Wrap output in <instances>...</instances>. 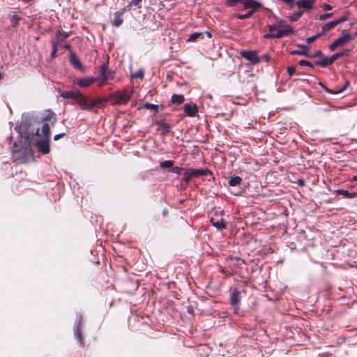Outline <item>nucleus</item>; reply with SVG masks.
<instances>
[{"label": "nucleus", "mask_w": 357, "mask_h": 357, "mask_svg": "<svg viewBox=\"0 0 357 357\" xmlns=\"http://www.w3.org/2000/svg\"><path fill=\"white\" fill-rule=\"evenodd\" d=\"M322 8L325 10H331L332 9V6L326 3L322 4Z\"/></svg>", "instance_id": "nucleus-48"}, {"label": "nucleus", "mask_w": 357, "mask_h": 357, "mask_svg": "<svg viewBox=\"0 0 357 357\" xmlns=\"http://www.w3.org/2000/svg\"><path fill=\"white\" fill-rule=\"evenodd\" d=\"M242 182V178L238 176L231 177L228 181V184L230 186H237Z\"/></svg>", "instance_id": "nucleus-24"}, {"label": "nucleus", "mask_w": 357, "mask_h": 357, "mask_svg": "<svg viewBox=\"0 0 357 357\" xmlns=\"http://www.w3.org/2000/svg\"><path fill=\"white\" fill-rule=\"evenodd\" d=\"M294 30L290 26L285 27L284 29H281L277 31L276 33H275V38H280L286 36L291 35L294 33Z\"/></svg>", "instance_id": "nucleus-15"}, {"label": "nucleus", "mask_w": 357, "mask_h": 357, "mask_svg": "<svg viewBox=\"0 0 357 357\" xmlns=\"http://www.w3.org/2000/svg\"><path fill=\"white\" fill-rule=\"evenodd\" d=\"M352 36L349 33L343 34L335 40L338 46H343L346 43L352 40Z\"/></svg>", "instance_id": "nucleus-18"}, {"label": "nucleus", "mask_w": 357, "mask_h": 357, "mask_svg": "<svg viewBox=\"0 0 357 357\" xmlns=\"http://www.w3.org/2000/svg\"><path fill=\"white\" fill-rule=\"evenodd\" d=\"M185 115L190 117H195L198 114V107L196 104L185 103L183 106Z\"/></svg>", "instance_id": "nucleus-7"}, {"label": "nucleus", "mask_w": 357, "mask_h": 357, "mask_svg": "<svg viewBox=\"0 0 357 357\" xmlns=\"http://www.w3.org/2000/svg\"><path fill=\"white\" fill-rule=\"evenodd\" d=\"M190 168H187L184 170V175L185 176V177L184 178V181L185 183H188L190 181V180L194 177V176H190Z\"/></svg>", "instance_id": "nucleus-35"}, {"label": "nucleus", "mask_w": 357, "mask_h": 357, "mask_svg": "<svg viewBox=\"0 0 357 357\" xmlns=\"http://www.w3.org/2000/svg\"><path fill=\"white\" fill-rule=\"evenodd\" d=\"M337 47H339L335 40H334L330 45L329 50L331 51H334Z\"/></svg>", "instance_id": "nucleus-46"}, {"label": "nucleus", "mask_w": 357, "mask_h": 357, "mask_svg": "<svg viewBox=\"0 0 357 357\" xmlns=\"http://www.w3.org/2000/svg\"><path fill=\"white\" fill-rule=\"evenodd\" d=\"M80 93L79 91L71 90L61 92L60 96L64 99H77Z\"/></svg>", "instance_id": "nucleus-13"}, {"label": "nucleus", "mask_w": 357, "mask_h": 357, "mask_svg": "<svg viewBox=\"0 0 357 357\" xmlns=\"http://www.w3.org/2000/svg\"><path fill=\"white\" fill-rule=\"evenodd\" d=\"M349 82H347L338 91V93L342 92L348 86Z\"/></svg>", "instance_id": "nucleus-55"}, {"label": "nucleus", "mask_w": 357, "mask_h": 357, "mask_svg": "<svg viewBox=\"0 0 357 357\" xmlns=\"http://www.w3.org/2000/svg\"><path fill=\"white\" fill-rule=\"evenodd\" d=\"M45 114L41 132L37 129L34 133L36 139L33 141V144L36 146L39 152L47 154L50 152V125L54 126L56 117V114L50 110L46 111Z\"/></svg>", "instance_id": "nucleus-1"}, {"label": "nucleus", "mask_w": 357, "mask_h": 357, "mask_svg": "<svg viewBox=\"0 0 357 357\" xmlns=\"http://www.w3.org/2000/svg\"><path fill=\"white\" fill-rule=\"evenodd\" d=\"M351 50L350 49H346V50H343V51H342L340 52H337V53L333 54V57L334 58V61H335L339 57L348 55L351 52Z\"/></svg>", "instance_id": "nucleus-29"}, {"label": "nucleus", "mask_w": 357, "mask_h": 357, "mask_svg": "<svg viewBox=\"0 0 357 357\" xmlns=\"http://www.w3.org/2000/svg\"><path fill=\"white\" fill-rule=\"evenodd\" d=\"M324 33L321 31V32L318 33H317V34H315V35H314V36H312L307 37V38H306V42H307L308 44H310V43H312L313 41H314V40H315L316 39H317L318 38H319V37H321V36H324Z\"/></svg>", "instance_id": "nucleus-31"}, {"label": "nucleus", "mask_w": 357, "mask_h": 357, "mask_svg": "<svg viewBox=\"0 0 357 357\" xmlns=\"http://www.w3.org/2000/svg\"><path fill=\"white\" fill-rule=\"evenodd\" d=\"M334 58L333 57V55L330 57H325L321 61H319L316 62V64L321 66V67H326L331 64H332L334 62Z\"/></svg>", "instance_id": "nucleus-20"}, {"label": "nucleus", "mask_w": 357, "mask_h": 357, "mask_svg": "<svg viewBox=\"0 0 357 357\" xmlns=\"http://www.w3.org/2000/svg\"><path fill=\"white\" fill-rule=\"evenodd\" d=\"M185 169L184 168H182V167H172V169H171V172L174 173V174H181L182 173L184 172V170Z\"/></svg>", "instance_id": "nucleus-37"}, {"label": "nucleus", "mask_w": 357, "mask_h": 357, "mask_svg": "<svg viewBox=\"0 0 357 357\" xmlns=\"http://www.w3.org/2000/svg\"><path fill=\"white\" fill-rule=\"evenodd\" d=\"M142 1V0H132L130 2V6H137L140 2Z\"/></svg>", "instance_id": "nucleus-49"}, {"label": "nucleus", "mask_w": 357, "mask_h": 357, "mask_svg": "<svg viewBox=\"0 0 357 357\" xmlns=\"http://www.w3.org/2000/svg\"><path fill=\"white\" fill-rule=\"evenodd\" d=\"M357 197V191L356 192H350V195H349V199L351 198H354Z\"/></svg>", "instance_id": "nucleus-57"}, {"label": "nucleus", "mask_w": 357, "mask_h": 357, "mask_svg": "<svg viewBox=\"0 0 357 357\" xmlns=\"http://www.w3.org/2000/svg\"><path fill=\"white\" fill-rule=\"evenodd\" d=\"M211 222L212 225L218 229H222L226 227V224L222 218L215 221L213 218H211Z\"/></svg>", "instance_id": "nucleus-21"}, {"label": "nucleus", "mask_w": 357, "mask_h": 357, "mask_svg": "<svg viewBox=\"0 0 357 357\" xmlns=\"http://www.w3.org/2000/svg\"><path fill=\"white\" fill-rule=\"evenodd\" d=\"M241 54L245 59L253 64H256L260 61V59L255 51H243Z\"/></svg>", "instance_id": "nucleus-5"}, {"label": "nucleus", "mask_w": 357, "mask_h": 357, "mask_svg": "<svg viewBox=\"0 0 357 357\" xmlns=\"http://www.w3.org/2000/svg\"><path fill=\"white\" fill-rule=\"evenodd\" d=\"M321 55V51H318L317 52H316L314 54H310V56L309 57H313V58H315V57H318V56H320Z\"/></svg>", "instance_id": "nucleus-52"}, {"label": "nucleus", "mask_w": 357, "mask_h": 357, "mask_svg": "<svg viewBox=\"0 0 357 357\" xmlns=\"http://www.w3.org/2000/svg\"><path fill=\"white\" fill-rule=\"evenodd\" d=\"M298 64L301 66H309V67H311V68H313L314 66L310 63L308 61H306V60H303V59H301L298 61Z\"/></svg>", "instance_id": "nucleus-39"}, {"label": "nucleus", "mask_w": 357, "mask_h": 357, "mask_svg": "<svg viewBox=\"0 0 357 357\" xmlns=\"http://www.w3.org/2000/svg\"><path fill=\"white\" fill-rule=\"evenodd\" d=\"M354 36H357V31L354 33Z\"/></svg>", "instance_id": "nucleus-62"}, {"label": "nucleus", "mask_w": 357, "mask_h": 357, "mask_svg": "<svg viewBox=\"0 0 357 357\" xmlns=\"http://www.w3.org/2000/svg\"><path fill=\"white\" fill-rule=\"evenodd\" d=\"M21 150L17 149V146L16 144L14 145L13 151V157L16 160L17 159V155L20 153Z\"/></svg>", "instance_id": "nucleus-40"}, {"label": "nucleus", "mask_w": 357, "mask_h": 357, "mask_svg": "<svg viewBox=\"0 0 357 357\" xmlns=\"http://www.w3.org/2000/svg\"><path fill=\"white\" fill-rule=\"evenodd\" d=\"M70 61L75 68L82 70V66L79 59L75 54H73V52H70Z\"/></svg>", "instance_id": "nucleus-17"}, {"label": "nucleus", "mask_w": 357, "mask_h": 357, "mask_svg": "<svg viewBox=\"0 0 357 357\" xmlns=\"http://www.w3.org/2000/svg\"><path fill=\"white\" fill-rule=\"evenodd\" d=\"M185 101V97L182 94H173L171 98V102L174 104H181Z\"/></svg>", "instance_id": "nucleus-23"}, {"label": "nucleus", "mask_w": 357, "mask_h": 357, "mask_svg": "<svg viewBox=\"0 0 357 357\" xmlns=\"http://www.w3.org/2000/svg\"><path fill=\"white\" fill-rule=\"evenodd\" d=\"M268 30L270 31H275V30H279V28H278V26L276 23L273 24L268 25Z\"/></svg>", "instance_id": "nucleus-44"}, {"label": "nucleus", "mask_w": 357, "mask_h": 357, "mask_svg": "<svg viewBox=\"0 0 357 357\" xmlns=\"http://www.w3.org/2000/svg\"><path fill=\"white\" fill-rule=\"evenodd\" d=\"M59 47L56 46H52V52H51V57L54 58L56 56V52L58 51Z\"/></svg>", "instance_id": "nucleus-42"}, {"label": "nucleus", "mask_w": 357, "mask_h": 357, "mask_svg": "<svg viewBox=\"0 0 357 357\" xmlns=\"http://www.w3.org/2000/svg\"><path fill=\"white\" fill-rule=\"evenodd\" d=\"M254 13V10H250L243 15H238L237 18L239 20H244L250 17Z\"/></svg>", "instance_id": "nucleus-34"}, {"label": "nucleus", "mask_w": 357, "mask_h": 357, "mask_svg": "<svg viewBox=\"0 0 357 357\" xmlns=\"http://www.w3.org/2000/svg\"><path fill=\"white\" fill-rule=\"evenodd\" d=\"M123 15H124L123 11L119 10V11L115 12L114 14V19L112 21V25L115 26L116 27L121 25V24L123 22Z\"/></svg>", "instance_id": "nucleus-14"}, {"label": "nucleus", "mask_w": 357, "mask_h": 357, "mask_svg": "<svg viewBox=\"0 0 357 357\" xmlns=\"http://www.w3.org/2000/svg\"><path fill=\"white\" fill-rule=\"evenodd\" d=\"M240 1H241V0H227V4L229 6H232Z\"/></svg>", "instance_id": "nucleus-45"}, {"label": "nucleus", "mask_w": 357, "mask_h": 357, "mask_svg": "<svg viewBox=\"0 0 357 357\" xmlns=\"http://www.w3.org/2000/svg\"><path fill=\"white\" fill-rule=\"evenodd\" d=\"M110 99L116 105H124L130 99V95L127 91H115L111 94Z\"/></svg>", "instance_id": "nucleus-2"}, {"label": "nucleus", "mask_w": 357, "mask_h": 357, "mask_svg": "<svg viewBox=\"0 0 357 357\" xmlns=\"http://www.w3.org/2000/svg\"><path fill=\"white\" fill-rule=\"evenodd\" d=\"M144 70L140 68L137 72H135L134 74H132V77L133 78H136V79H142L144 77Z\"/></svg>", "instance_id": "nucleus-33"}, {"label": "nucleus", "mask_w": 357, "mask_h": 357, "mask_svg": "<svg viewBox=\"0 0 357 357\" xmlns=\"http://www.w3.org/2000/svg\"><path fill=\"white\" fill-rule=\"evenodd\" d=\"M303 11L301 10H299L298 11L294 13L291 17L290 20L291 21H296L298 18H300L303 15Z\"/></svg>", "instance_id": "nucleus-32"}, {"label": "nucleus", "mask_w": 357, "mask_h": 357, "mask_svg": "<svg viewBox=\"0 0 357 357\" xmlns=\"http://www.w3.org/2000/svg\"><path fill=\"white\" fill-rule=\"evenodd\" d=\"M173 165L174 162L172 160H167L161 162L160 164V167L162 169H167L172 167Z\"/></svg>", "instance_id": "nucleus-30"}, {"label": "nucleus", "mask_w": 357, "mask_h": 357, "mask_svg": "<svg viewBox=\"0 0 357 357\" xmlns=\"http://www.w3.org/2000/svg\"><path fill=\"white\" fill-rule=\"evenodd\" d=\"M97 81H98V86H103V85L105 84V82H106L107 80V79H104V77H101L100 79H98V80H97Z\"/></svg>", "instance_id": "nucleus-47"}, {"label": "nucleus", "mask_w": 357, "mask_h": 357, "mask_svg": "<svg viewBox=\"0 0 357 357\" xmlns=\"http://www.w3.org/2000/svg\"><path fill=\"white\" fill-rule=\"evenodd\" d=\"M65 135H66V133H64V132L63 133L57 134V135H54V140H58L59 139H60L62 137H63Z\"/></svg>", "instance_id": "nucleus-51"}, {"label": "nucleus", "mask_w": 357, "mask_h": 357, "mask_svg": "<svg viewBox=\"0 0 357 357\" xmlns=\"http://www.w3.org/2000/svg\"><path fill=\"white\" fill-rule=\"evenodd\" d=\"M314 3L315 0H300L296 2L298 8L303 11L313 9Z\"/></svg>", "instance_id": "nucleus-8"}, {"label": "nucleus", "mask_w": 357, "mask_h": 357, "mask_svg": "<svg viewBox=\"0 0 357 357\" xmlns=\"http://www.w3.org/2000/svg\"><path fill=\"white\" fill-rule=\"evenodd\" d=\"M333 13H325V14H322V15H320L319 16V20L320 21H324L330 17H331L333 16Z\"/></svg>", "instance_id": "nucleus-38"}, {"label": "nucleus", "mask_w": 357, "mask_h": 357, "mask_svg": "<svg viewBox=\"0 0 357 357\" xmlns=\"http://www.w3.org/2000/svg\"><path fill=\"white\" fill-rule=\"evenodd\" d=\"M159 128L163 134L168 133L171 129L169 125L165 122H160Z\"/></svg>", "instance_id": "nucleus-28"}, {"label": "nucleus", "mask_w": 357, "mask_h": 357, "mask_svg": "<svg viewBox=\"0 0 357 357\" xmlns=\"http://www.w3.org/2000/svg\"><path fill=\"white\" fill-rule=\"evenodd\" d=\"M229 301L231 305L234 308H238L240 305L241 296L240 291L238 289L232 287L229 289Z\"/></svg>", "instance_id": "nucleus-4"}, {"label": "nucleus", "mask_w": 357, "mask_h": 357, "mask_svg": "<svg viewBox=\"0 0 357 357\" xmlns=\"http://www.w3.org/2000/svg\"><path fill=\"white\" fill-rule=\"evenodd\" d=\"M2 77H3V75H2V74L0 73V79H2Z\"/></svg>", "instance_id": "nucleus-61"}, {"label": "nucleus", "mask_w": 357, "mask_h": 357, "mask_svg": "<svg viewBox=\"0 0 357 357\" xmlns=\"http://www.w3.org/2000/svg\"><path fill=\"white\" fill-rule=\"evenodd\" d=\"M204 33H206L208 38H211V37H212V34H211V32H209V31H205V32H204Z\"/></svg>", "instance_id": "nucleus-58"}, {"label": "nucleus", "mask_w": 357, "mask_h": 357, "mask_svg": "<svg viewBox=\"0 0 357 357\" xmlns=\"http://www.w3.org/2000/svg\"><path fill=\"white\" fill-rule=\"evenodd\" d=\"M13 23L14 25H16L17 24V19H15V20L13 19Z\"/></svg>", "instance_id": "nucleus-60"}, {"label": "nucleus", "mask_w": 357, "mask_h": 357, "mask_svg": "<svg viewBox=\"0 0 357 357\" xmlns=\"http://www.w3.org/2000/svg\"><path fill=\"white\" fill-rule=\"evenodd\" d=\"M131 7H132V6H130V3H129L126 7L122 8L121 10V11H123V13H125L126 12L129 11L130 10Z\"/></svg>", "instance_id": "nucleus-50"}, {"label": "nucleus", "mask_w": 357, "mask_h": 357, "mask_svg": "<svg viewBox=\"0 0 357 357\" xmlns=\"http://www.w3.org/2000/svg\"><path fill=\"white\" fill-rule=\"evenodd\" d=\"M96 79L93 77H83L76 81V84L81 88H86L91 86Z\"/></svg>", "instance_id": "nucleus-12"}, {"label": "nucleus", "mask_w": 357, "mask_h": 357, "mask_svg": "<svg viewBox=\"0 0 357 357\" xmlns=\"http://www.w3.org/2000/svg\"><path fill=\"white\" fill-rule=\"evenodd\" d=\"M70 36L69 33L57 31L55 38L52 41V46L60 47L61 45L66 40V39Z\"/></svg>", "instance_id": "nucleus-6"}, {"label": "nucleus", "mask_w": 357, "mask_h": 357, "mask_svg": "<svg viewBox=\"0 0 357 357\" xmlns=\"http://www.w3.org/2000/svg\"><path fill=\"white\" fill-rule=\"evenodd\" d=\"M336 192L338 195H342L344 198L349 199L350 192H349L347 190L338 189L336 190Z\"/></svg>", "instance_id": "nucleus-36"}, {"label": "nucleus", "mask_w": 357, "mask_h": 357, "mask_svg": "<svg viewBox=\"0 0 357 357\" xmlns=\"http://www.w3.org/2000/svg\"><path fill=\"white\" fill-rule=\"evenodd\" d=\"M77 103L82 109L89 110V101L88 98L80 93L77 99Z\"/></svg>", "instance_id": "nucleus-11"}, {"label": "nucleus", "mask_w": 357, "mask_h": 357, "mask_svg": "<svg viewBox=\"0 0 357 357\" xmlns=\"http://www.w3.org/2000/svg\"><path fill=\"white\" fill-rule=\"evenodd\" d=\"M64 48H65L66 50H70V52H72V51H71V45H70V44H69V43H66V44H65V45H64Z\"/></svg>", "instance_id": "nucleus-56"}, {"label": "nucleus", "mask_w": 357, "mask_h": 357, "mask_svg": "<svg viewBox=\"0 0 357 357\" xmlns=\"http://www.w3.org/2000/svg\"><path fill=\"white\" fill-rule=\"evenodd\" d=\"M287 73L289 76H292L295 73V68L293 66L287 67Z\"/></svg>", "instance_id": "nucleus-43"}, {"label": "nucleus", "mask_w": 357, "mask_h": 357, "mask_svg": "<svg viewBox=\"0 0 357 357\" xmlns=\"http://www.w3.org/2000/svg\"><path fill=\"white\" fill-rule=\"evenodd\" d=\"M106 102L105 99L96 98L89 101V110H92L95 107H100L104 102Z\"/></svg>", "instance_id": "nucleus-19"}, {"label": "nucleus", "mask_w": 357, "mask_h": 357, "mask_svg": "<svg viewBox=\"0 0 357 357\" xmlns=\"http://www.w3.org/2000/svg\"><path fill=\"white\" fill-rule=\"evenodd\" d=\"M351 181H357V176H354L351 178Z\"/></svg>", "instance_id": "nucleus-59"}, {"label": "nucleus", "mask_w": 357, "mask_h": 357, "mask_svg": "<svg viewBox=\"0 0 357 357\" xmlns=\"http://www.w3.org/2000/svg\"><path fill=\"white\" fill-rule=\"evenodd\" d=\"M141 108L153 110L155 113L158 112V105L152 103L146 102L141 106Z\"/></svg>", "instance_id": "nucleus-26"}, {"label": "nucleus", "mask_w": 357, "mask_h": 357, "mask_svg": "<svg viewBox=\"0 0 357 357\" xmlns=\"http://www.w3.org/2000/svg\"><path fill=\"white\" fill-rule=\"evenodd\" d=\"M204 34V33L203 32H195L188 36L187 42H195L201 38Z\"/></svg>", "instance_id": "nucleus-25"}, {"label": "nucleus", "mask_w": 357, "mask_h": 357, "mask_svg": "<svg viewBox=\"0 0 357 357\" xmlns=\"http://www.w3.org/2000/svg\"><path fill=\"white\" fill-rule=\"evenodd\" d=\"M284 21H283V20H280V21H279L278 23H276V24H277V25H278V28L280 29V28H282V27H283V26H284Z\"/></svg>", "instance_id": "nucleus-54"}, {"label": "nucleus", "mask_w": 357, "mask_h": 357, "mask_svg": "<svg viewBox=\"0 0 357 357\" xmlns=\"http://www.w3.org/2000/svg\"><path fill=\"white\" fill-rule=\"evenodd\" d=\"M208 172H209L208 169L190 168V176H194V177L199 176H205L207 174Z\"/></svg>", "instance_id": "nucleus-22"}, {"label": "nucleus", "mask_w": 357, "mask_h": 357, "mask_svg": "<svg viewBox=\"0 0 357 357\" xmlns=\"http://www.w3.org/2000/svg\"><path fill=\"white\" fill-rule=\"evenodd\" d=\"M335 26H337V22L335 20L331 21L322 26V32L325 34L327 31L334 28Z\"/></svg>", "instance_id": "nucleus-27"}, {"label": "nucleus", "mask_w": 357, "mask_h": 357, "mask_svg": "<svg viewBox=\"0 0 357 357\" xmlns=\"http://www.w3.org/2000/svg\"><path fill=\"white\" fill-rule=\"evenodd\" d=\"M82 322L83 320L82 315L77 316L74 328L75 337L81 344L84 342V338L82 335Z\"/></svg>", "instance_id": "nucleus-3"}, {"label": "nucleus", "mask_w": 357, "mask_h": 357, "mask_svg": "<svg viewBox=\"0 0 357 357\" xmlns=\"http://www.w3.org/2000/svg\"><path fill=\"white\" fill-rule=\"evenodd\" d=\"M347 18H348L347 15H343L341 17H340L339 19L335 20V22H337V25L340 23L345 22L347 20Z\"/></svg>", "instance_id": "nucleus-41"}, {"label": "nucleus", "mask_w": 357, "mask_h": 357, "mask_svg": "<svg viewBox=\"0 0 357 357\" xmlns=\"http://www.w3.org/2000/svg\"><path fill=\"white\" fill-rule=\"evenodd\" d=\"M297 47L300 48V50H293L291 52V54H298V55H303L305 56H310V54L307 52L309 47L305 45L298 44Z\"/></svg>", "instance_id": "nucleus-16"}, {"label": "nucleus", "mask_w": 357, "mask_h": 357, "mask_svg": "<svg viewBox=\"0 0 357 357\" xmlns=\"http://www.w3.org/2000/svg\"><path fill=\"white\" fill-rule=\"evenodd\" d=\"M266 38H275V33H266L264 35Z\"/></svg>", "instance_id": "nucleus-53"}, {"label": "nucleus", "mask_w": 357, "mask_h": 357, "mask_svg": "<svg viewBox=\"0 0 357 357\" xmlns=\"http://www.w3.org/2000/svg\"><path fill=\"white\" fill-rule=\"evenodd\" d=\"M243 5L245 8H252L251 10H254V13L262 6L261 3L254 0H244Z\"/></svg>", "instance_id": "nucleus-9"}, {"label": "nucleus", "mask_w": 357, "mask_h": 357, "mask_svg": "<svg viewBox=\"0 0 357 357\" xmlns=\"http://www.w3.org/2000/svg\"><path fill=\"white\" fill-rule=\"evenodd\" d=\"M101 76L108 81L114 78V72L109 70L107 65L104 64L101 67Z\"/></svg>", "instance_id": "nucleus-10"}]
</instances>
